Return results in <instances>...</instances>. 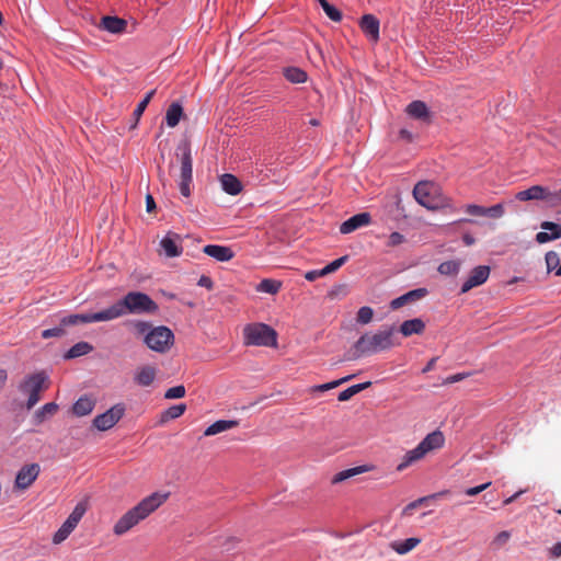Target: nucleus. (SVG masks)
<instances>
[{
    "mask_svg": "<svg viewBox=\"0 0 561 561\" xmlns=\"http://www.w3.org/2000/svg\"><path fill=\"white\" fill-rule=\"evenodd\" d=\"M168 493L154 492L142 499L136 506L127 511L114 525L113 531L122 536L147 518L151 513L159 508L167 500Z\"/></svg>",
    "mask_w": 561,
    "mask_h": 561,
    "instance_id": "obj_1",
    "label": "nucleus"
},
{
    "mask_svg": "<svg viewBox=\"0 0 561 561\" xmlns=\"http://www.w3.org/2000/svg\"><path fill=\"white\" fill-rule=\"evenodd\" d=\"M396 333L394 327H383L378 331L363 334L353 346L355 356H369L391 350L399 345V342L396 341Z\"/></svg>",
    "mask_w": 561,
    "mask_h": 561,
    "instance_id": "obj_2",
    "label": "nucleus"
},
{
    "mask_svg": "<svg viewBox=\"0 0 561 561\" xmlns=\"http://www.w3.org/2000/svg\"><path fill=\"white\" fill-rule=\"evenodd\" d=\"M158 305L145 293L129 291L105 310L89 313L88 316H124L125 313H156Z\"/></svg>",
    "mask_w": 561,
    "mask_h": 561,
    "instance_id": "obj_3",
    "label": "nucleus"
},
{
    "mask_svg": "<svg viewBox=\"0 0 561 561\" xmlns=\"http://www.w3.org/2000/svg\"><path fill=\"white\" fill-rule=\"evenodd\" d=\"M445 444V436L440 431H434L427 434L420 444L407 451L401 462L397 466V471H403L408 467L422 460L428 453L440 449Z\"/></svg>",
    "mask_w": 561,
    "mask_h": 561,
    "instance_id": "obj_4",
    "label": "nucleus"
},
{
    "mask_svg": "<svg viewBox=\"0 0 561 561\" xmlns=\"http://www.w3.org/2000/svg\"><path fill=\"white\" fill-rule=\"evenodd\" d=\"M243 339L245 345L276 347L277 333L276 331L261 322L247 324L243 328Z\"/></svg>",
    "mask_w": 561,
    "mask_h": 561,
    "instance_id": "obj_5",
    "label": "nucleus"
},
{
    "mask_svg": "<svg viewBox=\"0 0 561 561\" xmlns=\"http://www.w3.org/2000/svg\"><path fill=\"white\" fill-rule=\"evenodd\" d=\"M176 150L178 156L181 157L180 192L183 196L188 197L191 195V183L193 181V159L191 147L185 142L181 144Z\"/></svg>",
    "mask_w": 561,
    "mask_h": 561,
    "instance_id": "obj_6",
    "label": "nucleus"
},
{
    "mask_svg": "<svg viewBox=\"0 0 561 561\" xmlns=\"http://www.w3.org/2000/svg\"><path fill=\"white\" fill-rule=\"evenodd\" d=\"M88 510L87 502H79L73 511L70 513L65 523L60 526V528L54 534L53 542L55 545H59L65 541L68 536L75 530L78 526L79 522L83 517Z\"/></svg>",
    "mask_w": 561,
    "mask_h": 561,
    "instance_id": "obj_7",
    "label": "nucleus"
},
{
    "mask_svg": "<svg viewBox=\"0 0 561 561\" xmlns=\"http://www.w3.org/2000/svg\"><path fill=\"white\" fill-rule=\"evenodd\" d=\"M45 380H46L45 375L42 373H38V374H34L32 376H28L21 383L20 390L22 392L28 394V399L26 402L27 410H31L41 400V392L46 388Z\"/></svg>",
    "mask_w": 561,
    "mask_h": 561,
    "instance_id": "obj_8",
    "label": "nucleus"
},
{
    "mask_svg": "<svg viewBox=\"0 0 561 561\" xmlns=\"http://www.w3.org/2000/svg\"><path fill=\"white\" fill-rule=\"evenodd\" d=\"M173 333L165 327L152 329L145 336L147 346L156 352H165L172 344Z\"/></svg>",
    "mask_w": 561,
    "mask_h": 561,
    "instance_id": "obj_9",
    "label": "nucleus"
},
{
    "mask_svg": "<svg viewBox=\"0 0 561 561\" xmlns=\"http://www.w3.org/2000/svg\"><path fill=\"white\" fill-rule=\"evenodd\" d=\"M436 186L433 182L421 181L413 188V196L415 201L427 209H435L437 203L434 197Z\"/></svg>",
    "mask_w": 561,
    "mask_h": 561,
    "instance_id": "obj_10",
    "label": "nucleus"
},
{
    "mask_svg": "<svg viewBox=\"0 0 561 561\" xmlns=\"http://www.w3.org/2000/svg\"><path fill=\"white\" fill-rule=\"evenodd\" d=\"M125 407L122 403L115 404L106 412L99 414L93 420V426L99 431L112 428L124 415Z\"/></svg>",
    "mask_w": 561,
    "mask_h": 561,
    "instance_id": "obj_11",
    "label": "nucleus"
},
{
    "mask_svg": "<svg viewBox=\"0 0 561 561\" xmlns=\"http://www.w3.org/2000/svg\"><path fill=\"white\" fill-rule=\"evenodd\" d=\"M41 472L38 463H30L23 466L16 473L14 486L19 490L28 489L37 479Z\"/></svg>",
    "mask_w": 561,
    "mask_h": 561,
    "instance_id": "obj_12",
    "label": "nucleus"
},
{
    "mask_svg": "<svg viewBox=\"0 0 561 561\" xmlns=\"http://www.w3.org/2000/svg\"><path fill=\"white\" fill-rule=\"evenodd\" d=\"M489 275L490 267L488 265H479L472 268L461 285V294L468 293L470 289L484 284L488 280Z\"/></svg>",
    "mask_w": 561,
    "mask_h": 561,
    "instance_id": "obj_13",
    "label": "nucleus"
},
{
    "mask_svg": "<svg viewBox=\"0 0 561 561\" xmlns=\"http://www.w3.org/2000/svg\"><path fill=\"white\" fill-rule=\"evenodd\" d=\"M110 318H64L62 319V325L56 327L53 329H47L42 332L43 339H50L56 336L64 335V327L66 325H77V324H83V323H90L94 321H101V320H108Z\"/></svg>",
    "mask_w": 561,
    "mask_h": 561,
    "instance_id": "obj_14",
    "label": "nucleus"
},
{
    "mask_svg": "<svg viewBox=\"0 0 561 561\" xmlns=\"http://www.w3.org/2000/svg\"><path fill=\"white\" fill-rule=\"evenodd\" d=\"M542 231L538 232L535 237L536 242L539 244L548 243L561 238V224L553 221H542L540 224Z\"/></svg>",
    "mask_w": 561,
    "mask_h": 561,
    "instance_id": "obj_15",
    "label": "nucleus"
},
{
    "mask_svg": "<svg viewBox=\"0 0 561 561\" xmlns=\"http://www.w3.org/2000/svg\"><path fill=\"white\" fill-rule=\"evenodd\" d=\"M515 197L520 202L546 201L549 204V188L541 185H533L527 190L519 191Z\"/></svg>",
    "mask_w": 561,
    "mask_h": 561,
    "instance_id": "obj_16",
    "label": "nucleus"
},
{
    "mask_svg": "<svg viewBox=\"0 0 561 561\" xmlns=\"http://www.w3.org/2000/svg\"><path fill=\"white\" fill-rule=\"evenodd\" d=\"M370 221L371 216L369 213L356 214L348 218L347 220H345L344 222H342V225L340 226V232L343 234L351 233L358 228L368 226Z\"/></svg>",
    "mask_w": 561,
    "mask_h": 561,
    "instance_id": "obj_17",
    "label": "nucleus"
},
{
    "mask_svg": "<svg viewBox=\"0 0 561 561\" xmlns=\"http://www.w3.org/2000/svg\"><path fill=\"white\" fill-rule=\"evenodd\" d=\"M426 294H427L426 288H416V289L410 290V291L401 295L400 297L392 299L390 302V308L392 310H397L403 306L411 305V304L422 299L423 297H425Z\"/></svg>",
    "mask_w": 561,
    "mask_h": 561,
    "instance_id": "obj_18",
    "label": "nucleus"
},
{
    "mask_svg": "<svg viewBox=\"0 0 561 561\" xmlns=\"http://www.w3.org/2000/svg\"><path fill=\"white\" fill-rule=\"evenodd\" d=\"M407 114L414 118L419 119L423 123H431L432 122V114L425 104V102L416 100L412 101L405 108Z\"/></svg>",
    "mask_w": 561,
    "mask_h": 561,
    "instance_id": "obj_19",
    "label": "nucleus"
},
{
    "mask_svg": "<svg viewBox=\"0 0 561 561\" xmlns=\"http://www.w3.org/2000/svg\"><path fill=\"white\" fill-rule=\"evenodd\" d=\"M203 252L218 262H228L234 255L230 247L219 244H207Z\"/></svg>",
    "mask_w": 561,
    "mask_h": 561,
    "instance_id": "obj_20",
    "label": "nucleus"
},
{
    "mask_svg": "<svg viewBox=\"0 0 561 561\" xmlns=\"http://www.w3.org/2000/svg\"><path fill=\"white\" fill-rule=\"evenodd\" d=\"M100 27L111 34H123L126 32L127 21L113 15H105L101 19Z\"/></svg>",
    "mask_w": 561,
    "mask_h": 561,
    "instance_id": "obj_21",
    "label": "nucleus"
},
{
    "mask_svg": "<svg viewBox=\"0 0 561 561\" xmlns=\"http://www.w3.org/2000/svg\"><path fill=\"white\" fill-rule=\"evenodd\" d=\"M362 31L374 42L379 38V20L373 14H365L360 19Z\"/></svg>",
    "mask_w": 561,
    "mask_h": 561,
    "instance_id": "obj_22",
    "label": "nucleus"
},
{
    "mask_svg": "<svg viewBox=\"0 0 561 561\" xmlns=\"http://www.w3.org/2000/svg\"><path fill=\"white\" fill-rule=\"evenodd\" d=\"M160 247L163 250L165 256L176 257L182 254V247L179 244V236H165L160 241Z\"/></svg>",
    "mask_w": 561,
    "mask_h": 561,
    "instance_id": "obj_23",
    "label": "nucleus"
},
{
    "mask_svg": "<svg viewBox=\"0 0 561 561\" xmlns=\"http://www.w3.org/2000/svg\"><path fill=\"white\" fill-rule=\"evenodd\" d=\"M95 407V400L88 397H80L75 404L72 405V413L76 416H85L89 415Z\"/></svg>",
    "mask_w": 561,
    "mask_h": 561,
    "instance_id": "obj_24",
    "label": "nucleus"
},
{
    "mask_svg": "<svg viewBox=\"0 0 561 561\" xmlns=\"http://www.w3.org/2000/svg\"><path fill=\"white\" fill-rule=\"evenodd\" d=\"M425 329V323L420 318H413L404 321L400 325V333L403 336H411L413 334H422Z\"/></svg>",
    "mask_w": 561,
    "mask_h": 561,
    "instance_id": "obj_25",
    "label": "nucleus"
},
{
    "mask_svg": "<svg viewBox=\"0 0 561 561\" xmlns=\"http://www.w3.org/2000/svg\"><path fill=\"white\" fill-rule=\"evenodd\" d=\"M220 184L222 190L230 195H237L242 190L241 182L230 173H225L220 176Z\"/></svg>",
    "mask_w": 561,
    "mask_h": 561,
    "instance_id": "obj_26",
    "label": "nucleus"
},
{
    "mask_svg": "<svg viewBox=\"0 0 561 561\" xmlns=\"http://www.w3.org/2000/svg\"><path fill=\"white\" fill-rule=\"evenodd\" d=\"M239 425V421L236 420H219L209 425L205 432V436H213L219 433L232 430Z\"/></svg>",
    "mask_w": 561,
    "mask_h": 561,
    "instance_id": "obj_27",
    "label": "nucleus"
},
{
    "mask_svg": "<svg viewBox=\"0 0 561 561\" xmlns=\"http://www.w3.org/2000/svg\"><path fill=\"white\" fill-rule=\"evenodd\" d=\"M58 409H59V407L55 402H49V403L44 404L42 408H39L37 411H35V413L33 415L34 424H36V425L42 424L49 417L54 416L57 413Z\"/></svg>",
    "mask_w": 561,
    "mask_h": 561,
    "instance_id": "obj_28",
    "label": "nucleus"
},
{
    "mask_svg": "<svg viewBox=\"0 0 561 561\" xmlns=\"http://www.w3.org/2000/svg\"><path fill=\"white\" fill-rule=\"evenodd\" d=\"M283 75L287 81L294 84L305 83L308 80V73L296 66H288L283 69Z\"/></svg>",
    "mask_w": 561,
    "mask_h": 561,
    "instance_id": "obj_29",
    "label": "nucleus"
},
{
    "mask_svg": "<svg viewBox=\"0 0 561 561\" xmlns=\"http://www.w3.org/2000/svg\"><path fill=\"white\" fill-rule=\"evenodd\" d=\"M156 368L152 367V366H142L140 367L136 375H135V381L139 385V386H142V387H148L150 386L154 378H156Z\"/></svg>",
    "mask_w": 561,
    "mask_h": 561,
    "instance_id": "obj_30",
    "label": "nucleus"
},
{
    "mask_svg": "<svg viewBox=\"0 0 561 561\" xmlns=\"http://www.w3.org/2000/svg\"><path fill=\"white\" fill-rule=\"evenodd\" d=\"M183 115V107L180 103L173 102L167 110L165 113V123L169 127H175Z\"/></svg>",
    "mask_w": 561,
    "mask_h": 561,
    "instance_id": "obj_31",
    "label": "nucleus"
},
{
    "mask_svg": "<svg viewBox=\"0 0 561 561\" xmlns=\"http://www.w3.org/2000/svg\"><path fill=\"white\" fill-rule=\"evenodd\" d=\"M366 471H368V468L366 466H358V467L350 468V469L340 471L336 474H334L331 482H332V484H337V483H341V482H343L350 478H353L357 474L364 473Z\"/></svg>",
    "mask_w": 561,
    "mask_h": 561,
    "instance_id": "obj_32",
    "label": "nucleus"
},
{
    "mask_svg": "<svg viewBox=\"0 0 561 561\" xmlns=\"http://www.w3.org/2000/svg\"><path fill=\"white\" fill-rule=\"evenodd\" d=\"M421 542L420 538H408L402 541H394L391 543V548L398 553V554H405L413 550L419 543Z\"/></svg>",
    "mask_w": 561,
    "mask_h": 561,
    "instance_id": "obj_33",
    "label": "nucleus"
},
{
    "mask_svg": "<svg viewBox=\"0 0 561 561\" xmlns=\"http://www.w3.org/2000/svg\"><path fill=\"white\" fill-rule=\"evenodd\" d=\"M460 266H461L460 260H450V261L442 262L438 265L437 271L442 275L455 276L459 273Z\"/></svg>",
    "mask_w": 561,
    "mask_h": 561,
    "instance_id": "obj_34",
    "label": "nucleus"
},
{
    "mask_svg": "<svg viewBox=\"0 0 561 561\" xmlns=\"http://www.w3.org/2000/svg\"><path fill=\"white\" fill-rule=\"evenodd\" d=\"M282 287V283L276 279L265 278L256 285V290L260 293H266L275 295Z\"/></svg>",
    "mask_w": 561,
    "mask_h": 561,
    "instance_id": "obj_35",
    "label": "nucleus"
},
{
    "mask_svg": "<svg viewBox=\"0 0 561 561\" xmlns=\"http://www.w3.org/2000/svg\"><path fill=\"white\" fill-rule=\"evenodd\" d=\"M370 385H371L370 381L353 385V386L348 387L347 389L341 391L339 393L337 399H339V401H347L351 398H353L355 394H357L360 391H363V390L367 389L368 387H370Z\"/></svg>",
    "mask_w": 561,
    "mask_h": 561,
    "instance_id": "obj_36",
    "label": "nucleus"
},
{
    "mask_svg": "<svg viewBox=\"0 0 561 561\" xmlns=\"http://www.w3.org/2000/svg\"><path fill=\"white\" fill-rule=\"evenodd\" d=\"M185 411H186V404H184V403L172 405L162 412L161 422L165 423L170 420L178 419L181 415H183Z\"/></svg>",
    "mask_w": 561,
    "mask_h": 561,
    "instance_id": "obj_37",
    "label": "nucleus"
},
{
    "mask_svg": "<svg viewBox=\"0 0 561 561\" xmlns=\"http://www.w3.org/2000/svg\"><path fill=\"white\" fill-rule=\"evenodd\" d=\"M93 347L87 342L75 344L66 354V358H76L89 354Z\"/></svg>",
    "mask_w": 561,
    "mask_h": 561,
    "instance_id": "obj_38",
    "label": "nucleus"
},
{
    "mask_svg": "<svg viewBox=\"0 0 561 561\" xmlns=\"http://www.w3.org/2000/svg\"><path fill=\"white\" fill-rule=\"evenodd\" d=\"M317 1L319 2L321 8L323 9V11L325 12L328 18H330L332 21L339 22L342 20V13L337 8H335L334 5L329 3L327 0H317Z\"/></svg>",
    "mask_w": 561,
    "mask_h": 561,
    "instance_id": "obj_39",
    "label": "nucleus"
},
{
    "mask_svg": "<svg viewBox=\"0 0 561 561\" xmlns=\"http://www.w3.org/2000/svg\"><path fill=\"white\" fill-rule=\"evenodd\" d=\"M545 260H546L547 271L556 273L557 268H559V266H560L559 254L554 251H549L546 253Z\"/></svg>",
    "mask_w": 561,
    "mask_h": 561,
    "instance_id": "obj_40",
    "label": "nucleus"
},
{
    "mask_svg": "<svg viewBox=\"0 0 561 561\" xmlns=\"http://www.w3.org/2000/svg\"><path fill=\"white\" fill-rule=\"evenodd\" d=\"M439 494H433V495H430V496H424V497H420L413 502H411L410 504H408L404 508H403V512L402 514L405 515V516H411L413 514V511L415 508H417L420 505H422L423 503H425L426 501H428L430 499H434L436 496H438Z\"/></svg>",
    "mask_w": 561,
    "mask_h": 561,
    "instance_id": "obj_41",
    "label": "nucleus"
},
{
    "mask_svg": "<svg viewBox=\"0 0 561 561\" xmlns=\"http://www.w3.org/2000/svg\"><path fill=\"white\" fill-rule=\"evenodd\" d=\"M505 213L503 204H495L491 207L485 208V216L489 218L497 219L501 218Z\"/></svg>",
    "mask_w": 561,
    "mask_h": 561,
    "instance_id": "obj_42",
    "label": "nucleus"
},
{
    "mask_svg": "<svg viewBox=\"0 0 561 561\" xmlns=\"http://www.w3.org/2000/svg\"><path fill=\"white\" fill-rule=\"evenodd\" d=\"M184 396H185V387L182 385L169 388L164 393L165 399H180V398H183Z\"/></svg>",
    "mask_w": 561,
    "mask_h": 561,
    "instance_id": "obj_43",
    "label": "nucleus"
},
{
    "mask_svg": "<svg viewBox=\"0 0 561 561\" xmlns=\"http://www.w3.org/2000/svg\"><path fill=\"white\" fill-rule=\"evenodd\" d=\"M347 261V255L341 256L323 267L325 275L335 272Z\"/></svg>",
    "mask_w": 561,
    "mask_h": 561,
    "instance_id": "obj_44",
    "label": "nucleus"
},
{
    "mask_svg": "<svg viewBox=\"0 0 561 561\" xmlns=\"http://www.w3.org/2000/svg\"><path fill=\"white\" fill-rule=\"evenodd\" d=\"M485 208L486 207L477 204H468L465 211L471 216H485Z\"/></svg>",
    "mask_w": 561,
    "mask_h": 561,
    "instance_id": "obj_45",
    "label": "nucleus"
},
{
    "mask_svg": "<svg viewBox=\"0 0 561 561\" xmlns=\"http://www.w3.org/2000/svg\"><path fill=\"white\" fill-rule=\"evenodd\" d=\"M490 485H491V482H486V483H483V484H480V485H477L473 488H469L465 491V493L468 496H476V495L480 494L481 492H483L484 490H486Z\"/></svg>",
    "mask_w": 561,
    "mask_h": 561,
    "instance_id": "obj_46",
    "label": "nucleus"
},
{
    "mask_svg": "<svg viewBox=\"0 0 561 561\" xmlns=\"http://www.w3.org/2000/svg\"><path fill=\"white\" fill-rule=\"evenodd\" d=\"M403 241H404V236L401 234L400 232L394 231V232L390 233V236H389L388 245L396 247V245L401 244Z\"/></svg>",
    "mask_w": 561,
    "mask_h": 561,
    "instance_id": "obj_47",
    "label": "nucleus"
},
{
    "mask_svg": "<svg viewBox=\"0 0 561 561\" xmlns=\"http://www.w3.org/2000/svg\"><path fill=\"white\" fill-rule=\"evenodd\" d=\"M510 538H511V534L506 530H503L496 535V537L494 538V543L502 546V545L506 543Z\"/></svg>",
    "mask_w": 561,
    "mask_h": 561,
    "instance_id": "obj_48",
    "label": "nucleus"
},
{
    "mask_svg": "<svg viewBox=\"0 0 561 561\" xmlns=\"http://www.w3.org/2000/svg\"><path fill=\"white\" fill-rule=\"evenodd\" d=\"M561 203V188L558 192H551L549 190V205L558 206Z\"/></svg>",
    "mask_w": 561,
    "mask_h": 561,
    "instance_id": "obj_49",
    "label": "nucleus"
},
{
    "mask_svg": "<svg viewBox=\"0 0 561 561\" xmlns=\"http://www.w3.org/2000/svg\"><path fill=\"white\" fill-rule=\"evenodd\" d=\"M324 275H325V273H324L323 268H321V270H313V271L307 272L305 277H306V279L312 282V280L317 279L318 277L324 276Z\"/></svg>",
    "mask_w": 561,
    "mask_h": 561,
    "instance_id": "obj_50",
    "label": "nucleus"
},
{
    "mask_svg": "<svg viewBox=\"0 0 561 561\" xmlns=\"http://www.w3.org/2000/svg\"><path fill=\"white\" fill-rule=\"evenodd\" d=\"M197 285L201 286V287H205L207 289H211L214 283H213L211 278L209 276L203 275L198 279Z\"/></svg>",
    "mask_w": 561,
    "mask_h": 561,
    "instance_id": "obj_51",
    "label": "nucleus"
},
{
    "mask_svg": "<svg viewBox=\"0 0 561 561\" xmlns=\"http://www.w3.org/2000/svg\"><path fill=\"white\" fill-rule=\"evenodd\" d=\"M354 376L353 375H350V376H346V377H343L339 380H334V381H331V382H327V386L329 387V390L333 389V388H336L339 387L340 385L351 380Z\"/></svg>",
    "mask_w": 561,
    "mask_h": 561,
    "instance_id": "obj_52",
    "label": "nucleus"
},
{
    "mask_svg": "<svg viewBox=\"0 0 561 561\" xmlns=\"http://www.w3.org/2000/svg\"><path fill=\"white\" fill-rule=\"evenodd\" d=\"M146 107H147V104H146L145 102L140 101V102L138 103V105L136 106V108H135V111H134V113H133V115H134V116H135V118H136V122H138V119L140 118V116H141V115H142V113L145 112Z\"/></svg>",
    "mask_w": 561,
    "mask_h": 561,
    "instance_id": "obj_53",
    "label": "nucleus"
},
{
    "mask_svg": "<svg viewBox=\"0 0 561 561\" xmlns=\"http://www.w3.org/2000/svg\"><path fill=\"white\" fill-rule=\"evenodd\" d=\"M551 558H560L561 557V542L554 543L549 550Z\"/></svg>",
    "mask_w": 561,
    "mask_h": 561,
    "instance_id": "obj_54",
    "label": "nucleus"
},
{
    "mask_svg": "<svg viewBox=\"0 0 561 561\" xmlns=\"http://www.w3.org/2000/svg\"><path fill=\"white\" fill-rule=\"evenodd\" d=\"M466 376L467 375H465V374H456V375L449 376V377L446 378L444 383L449 385V383L458 382V381L465 379Z\"/></svg>",
    "mask_w": 561,
    "mask_h": 561,
    "instance_id": "obj_55",
    "label": "nucleus"
},
{
    "mask_svg": "<svg viewBox=\"0 0 561 561\" xmlns=\"http://www.w3.org/2000/svg\"><path fill=\"white\" fill-rule=\"evenodd\" d=\"M399 136L401 139H404L409 142H411L413 140V134L405 128L400 129Z\"/></svg>",
    "mask_w": 561,
    "mask_h": 561,
    "instance_id": "obj_56",
    "label": "nucleus"
},
{
    "mask_svg": "<svg viewBox=\"0 0 561 561\" xmlns=\"http://www.w3.org/2000/svg\"><path fill=\"white\" fill-rule=\"evenodd\" d=\"M146 208L148 213H151L156 208V202L150 194L146 196Z\"/></svg>",
    "mask_w": 561,
    "mask_h": 561,
    "instance_id": "obj_57",
    "label": "nucleus"
},
{
    "mask_svg": "<svg viewBox=\"0 0 561 561\" xmlns=\"http://www.w3.org/2000/svg\"><path fill=\"white\" fill-rule=\"evenodd\" d=\"M523 493V490H519L518 492L514 493L512 496L504 500L503 505H510L511 503L516 501Z\"/></svg>",
    "mask_w": 561,
    "mask_h": 561,
    "instance_id": "obj_58",
    "label": "nucleus"
},
{
    "mask_svg": "<svg viewBox=\"0 0 561 561\" xmlns=\"http://www.w3.org/2000/svg\"><path fill=\"white\" fill-rule=\"evenodd\" d=\"M356 316H374V310L370 307L364 306L359 308Z\"/></svg>",
    "mask_w": 561,
    "mask_h": 561,
    "instance_id": "obj_59",
    "label": "nucleus"
},
{
    "mask_svg": "<svg viewBox=\"0 0 561 561\" xmlns=\"http://www.w3.org/2000/svg\"><path fill=\"white\" fill-rule=\"evenodd\" d=\"M462 241H463V243H465L466 245H472V244H474L476 239H474V237H473L472 234H470V233H463V236H462Z\"/></svg>",
    "mask_w": 561,
    "mask_h": 561,
    "instance_id": "obj_60",
    "label": "nucleus"
},
{
    "mask_svg": "<svg viewBox=\"0 0 561 561\" xmlns=\"http://www.w3.org/2000/svg\"><path fill=\"white\" fill-rule=\"evenodd\" d=\"M436 362H437V357H433V358H432V359L426 364V366L422 369V373H423V374H426V373L431 371V370L434 368V366H435Z\"/></svg>",
    "mask_w": 561,
    "mask_h": 561,
    "instance_id": "obj_61",
    "label": "nucleus"
},
{
    "mask_svg": "<svg viewBox=\"0 0 561 561\" xmlns=\"http://www.w3.org/2000/svg\"><path fill=\"white\" fill-rule=\"evenodd\" d=\"M7 379H8L7 370L0 369V391L4 387Z\"/></svg>",
    "mask_w": 561,
    "mask_h": 561,
    "instance_id": "obj_62",
    "label": "nucleus"
},
{
    "mask_svg": "<svg viewBox=\"0 0 561 561\" xmlns=\"http://www.w3.org/2000/svg\"><path fill=\"white\" fill-rule=\"evenodd\" d=\"M154 93H156V90L149 91L141 101L145 102L148 105V103L150 102V100L152 99Z\"/></svg>",
    "mask_w": 561,
    "mask_h": 561,
    "instance_id": "obj_63",
    "label": "nucleus"
},
{
    "mask_svg": "<svg viewBox=\"0 0 561 561\" xmlns=\"http://www.w3.org/2000/svg\"><path fill=\"white\" fill-rule=\"evenodd\" d=\"M237 543V540L234 538H230L226 541L227 548L226 550H231L234 545Z\"/></svg>",
    "mask_w": 561,
    "mask_h": 561,
    "instance_id": "obj_64",
    "label": "nucleus"
}]
</instances>
